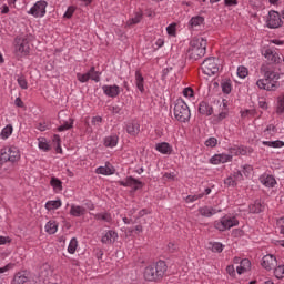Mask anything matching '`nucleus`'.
Returning <instances> with one entry per match:
<instances>
[{
    "mask_svg": "<svg viewBox=\"0 0 284 284\" xmlns=\"http://www.w3.org/2000/svg\"><path fill=\"white\" fill-rule=\"evenodd\" d=\"M261 72H264V79L257 80V88L260 90H267L268 92L278 90V79H281V75L274 71V65L272 63L263 64Z\"/></svg>",
    "mask_w": 284,
    "mask_h": 284,
    "instance_id": "f257e3e1",
    "label": "nucleus"
},
{
    "mask_svg": "<svg viewBox=\"0 0 284 284\" xmlns=\"http://www.w3.org/2000/svg\"><path fill=\"white\" fill-rule=\"evenodd\" d=\"M165 272H168V264L160 260L144 268V278L151 283H159L165 276Z\"/></svg>",
    "mask_w": 284,
    "mask_h": 284,
    "instance_id": "f03ea898",
    "label": "nucleus"
},
{
    "mask_svg": "<svg viewBox=\"0 0 284 284\" xmlns=\"http://www.w3.org/2000/svg\"><path fill=\"white\" fill-rule=\"evenodd\" d=\"M207 40L203 38H193L190 42L189 57L193 61H199L205 57Z\"/></svg>",
    "mask_w": 284,
    "mask_h": 284,
    "instance_id": "7ed1b4c3",
    "label": "nucleus"
},
{
    "mask_svg": "<svg viewBox=\"0 0 284 284\" xmlns=\"http://www.w3.org/2000/svg\"><path fill=\"white\" fill-rule=\"evenodd\" d=\"M173 114L180 123H187L190 121V118L192 116V113L190 112V106H187V103L183 101V99H178L174 104Z\"/></svg>",
    "mask_w": 284,
    "mask_h": 284,
    "instance_id": "20e7f679",
    "label": "nucleus"
},
{
    "mask_svg": "<svg viewBox=\"0 0 284 284\" xmlns=\"http://www.w3.org/2000/svg\"><path fill=\"white\" fill-rule=\"evenodd\" d=\"M21 159V153L19 152V149L17 146H9L1 150L0 154V165H3V163H17Z\"/></svg>",
    "mask_w": 284,
    "mask_h": 284,
    "instance_id": "39448f33",
    "label": "nucleus"
},
{
    "mask_svg": "<svg viewBox=\"0 0 284 284\" xmlns=\"http://www.w3.org/2000/svg\"><path fill=\"white\" fill-rule=\"evenodd\" d=\"M202 72H204L206 77H214V74L219 72V63H216V58H206L202 62Z\"/></svg>",
    "mask_w": 284,
    "mask_h": 284,
    "instance_id": "423d86ee",
    "label": "nucleus"
},
{
    "mask_svg": "<svg viewBox=\"0 0 284 284\" xmlns=\"http://www.w3.org/2000/svg\"><path fill=\"white\" fill-rule=\"evenodd\" d=\"M215 230L220 232H225V230H231V227H236L239 225V220L236 217L224 216L221 221L215 222Z\"/></svg>",
    "mask_w": 284,
    "mask_h": 284,
    "instance_id": "0eeeda50",
    "label": "nucleus"
},
{
    "mask_svg": "<svg viewBox=\"0 0 284 284\" xmlns=\"http://www.w3.org/2000/svg\"><path fill=\"white\" fill-rule=\"evenodd\" d=\"M267 28L276 29L283 26V20H281V14L276 11H270L266 20Z\"/></svg>",
    "mask_w": 284,
    "mask_h": 284,
    "instance_id": "6e6552de",
    "label": "nucleus"
},
{
    "mask_svg": "<svg viewBox=\"0 0 284 284\" xmlns=\"http://www.w3.org/2000/svg\"><path fill=\"white\" fill-rule=\"evenodd\" d=\"M45 8H48V2L45 0H40L30 9L29 14L33 17H45Z\"/></svg>",
    "mask_w": 284,
    "mask_h": 284,
    "instance_id": "1a4fd4ad",
    "label": "nucleus"
},
{
    "mask_svg": "<svg viewBox=\"0 0 284 284\" xmlns=\"http://www.w3.org/2000/svg\"><path fill=\"white\" fill-rule=\"evenodd\" d=\"M16 52L17 54H28L30 52V41L28 38L16 39Z\"/></svg>",
    "mask_w": 284,
    "mask_h": 284,
    "instance_id": "9d476101",
    "label": "nucleus"
},
{
    "mask_svg": "<svg viewBox=\"0 0 284 284\" xmlns=\"http://www.w3.org/2000/svg\"><path fill=\"white\" fill-rule=\"evenodd\" d=\"M261 265L267 272H272V270H275L276 265H278V261H276V256L267 254L263 256Z\"/></svg>",
    "mask_w": 284,
    "mask_h": 284,
    "instance_id": "9b49d317",
    "label": "nucleus"
},
{
    "mask_svg": "<svg viewBox=\"0 0 284 284\" xmlns=\"http://www.w3.org/2000/svg\"><path fill=\"white\" fill-rule=\"evenodd\" d=\"M119 185H122L123 187H133L134 192H136V190H141V187H143V182L129 176L125 181H119Z\"/></svg>",
    "mask_w": 284,
    "mask_h": 284,
    "instance_id": "f8f14e48",
    "label": "nucleus"
},
{
    "mask_svg": "<svg viewBox=\"0 0 284 284\" xmlns=\"http://www.w3.org/2000/svg\"><path fill=\"white\" fill-rule=\"evenodd\" d=\"M102 90L106 97H110L111 99H114L121 94V88L119 85H103Z\"/></svg>",
    "mask_w": 284,
    "mask_h": 284,
    "instance_id": "ddd939ff",
    "label": "nucleus"
},
{
    "mask_svg": "<svg viewBox=\"0 0 284 284\" xmlns=\"http://www.w3.org/2000/svg\"><path fill=\"white\" fill-rule=\"evenodd\" d=\"M263 55L265 57V59H267V61H270V63H281V55H278V53H276V51H273L272 49H266Z\"/></svg>",
    "mask_w": 284,
    "mask_h": 284,
    "instance_id": "4468645a",
    "label": "nucleus"
},
{
    "mask_svg": "<svg viewBox=\"0 0 284 284\" xmlns=\"http://www.w3.org/2000/svg\"><path fill=\"white\" fill-rule=\"evenodd\" d=\"M28 281H30V275L28 272L22 271L14 275L12 284H26Z\"/></svg>",
    "mask_w": 284,
    "mask_h": 284,
    "instance_id": "2eb2a0df",
    "label": "nucleus"
},
{
    "mask_svg": "<svg viewBox=\"0 0 284 284\" xmlns=\"http://www.w3.org/2000/svg\"><path fill=\"white\" fill-rule=\"evenodd\" d=\"M199 112L200 114H204V116H212V114L214 113V109L209 105L207 102L202 101L199 105Z\"/></svg>",
    "mask_w": 284,
    "mask_h": 284,
    "instance_id": "dca6fc26",
    "label": "nucleus"
},
{
    "mask_svg": "<svg viewBox=\"0 0 284 284\" xmlns=\"http://www.w3.org/2000/svg\"><path fill=\"white\" fill-rule=\"evenodd\" d=\"M119 237V234H116V232L114 231H108L101 239L102 243L105 244H112L114 243V241H116V239Z\"/></svg>",
    "mask_w": 284,
    "mask_h": 284,
    "instance_id": "f3484780",
    "label": "nucleus"
},
{
    "mask_svg": "<svg viewBox=\"0 0 284 284\" xmlns=\"http://www.w3.org/2000/svg\"><path fill=\"white\" fill-rule=\"evenodd\" d=\"M126 132L128 134H130L131 136H136V134H139V132H141V125L138 124V122H129L126 124Z\"/></svg>",
    "mask_w": 284,
    "mask_h": 284,
    "instance_id": "a211bd4d",
    "label": "nucleus"
},
{
    "mask_svg": "<svg viewBox=\"0 0 284 284\" xmlns=\"http://www.w3.org/2000/svg\"><path fill=\"white\" fill-rule=\"evenodd\" d=\"M199 212L201 216H205L206 219H210V216H214V214H217V212H221V210H216L211 206H203L199 209Z\"/></svg>",
    "mask_w": 284,
    "mask_h": 284,
    "instance_id": "6ab92c4d",
    "label": "nucleus"
},
{
    "mask_svg": "<svg viewBox=\"0 0 284 284\" xmlns=\"http://www.w3.org/2000/svg\"><path fill=\"white\" fill-rule=\"evenodd\" d=\"M203 23H205V18H203L202 16H195L192 17L191 20L189 21V27L194 29L199 28V26H203Z\"/></svg>",
    "mask_w": 284,
    "mask_h": 284,
    "instance_id": "aec40b11",
    "label": "nucleus"
},
{
    "mask_svg": "<svg viewBox=\"0 0 284 284\" xmlns=\"http://www.w3.org/2000/svg\"><path fill=\"white\" fill-rule=\"evenodd\" d=\"M155 150L158 152H161V154H171L172 153V146L168 142L158 143L155 145Z\"/></svg>",
    "mask_w": 284,
    "mask_h": 284,
    "instance_id": "412c9836",
    "label": "nucleus"
},
{
    "mask_svg": "<svg viewBox=\"0 0 284 284\" xmlns=\"http://www.w3.org/2000/svg\"><path fill=\"white\" fill-rule=\"evenodd\" d=\"M70 214L71 216L75 217L83 216L85 215V207L79 205H71Z\"/></svg>",
    "mask_w": 284,
    "mask_h": 284,
    "instance_id": "4be33fe9",
    "label": "nucleus"
},
{
    "mask_svg": "<svg viewBox=\"0 0 284 284\" xmlns=\"http://www.w3.org/2000/svg\"><path fill=\"white\" fill-rule=\"evenodd\" d=\"M144 78L143 74H141V71H135V84L138 90H140L141 92H145V88L143 87L144 83Z\"/></svg>",
    "mask_w": 284,
    "mask_h": 284,
    "instance_id": "5701e85b",
    "label": "nucleus"
},
{
    "mask_svg": "<svg viewBox=\"0 0 284 284\" xmlns=\"http://www.w3.org/2000/svg\"><path fill=\"white\" fill-rule=\"evenodd\" d=\"M260 181L265 185V187H274V185H276V179L272 175L262 176Z\"/></svg>",
    "mask_w": 284,
    "mask_h": 284,
    "instance_id": "b1692460",
    "label": "nucleus"
},
{
    "mask_svg": "<svg viewBox=\"0 0 284 284\" xmlns=\"http://www.w3.org/2000/svg\"><path fill=\"white\" fill-rule=\"evenodd\" d=\"M118 143H119V136L116 135H109L104 139L105 148H116Z\"/></svg>",
    "mask_w": 284,
    "mask_h": 284,
    "instance_id": "393cba45",
    "label": "nucleus"
},
{
    "mask_svg": "<svg viewBox=\"0 0 284 284\" xmlns=\"http://www.w3.org/2000/svg\"><path fill=\"white\" fill-rule=\"evenodd\" d=\"M227 161H232V155L230 154H220L212 159V163L216 165V163H227Z\"/></svg>",
    "mask_w": 284,
    "mask_h": 284,
    "instance_id": "a878e982",
    "label": "nucleus"
},
{
    "mask_svg": "<svg viewBox=\"0 0 284 284\" xmlns=\"http://www.w3.org/2000/svg\"><path fill=\"white\" fill-rule=\"evenodd\" d=\"M263 210H265V206L261 204L260 201H255V203L250 206V212H252L253 214H261Z\"/></svg>",
    "mask_w": 284,
    "mask_h": 284,
    "instance_id": "bb28decb",
    "label": "nucleus"
},
{
    "mask_svg": "<svg viewBox=\"0 0 284 284\" xmlns=\"http://www.w3.org/2000/svg\"><path fill=\"white\" fill-rule=\"evenodd\" d=\"M91 72H94V67H92L89 72L84 73V74H81V73H78L77 74V79L78 81H80V83H88V81H90V73Z\"/></svg>",
    "mask_w": 284,
    "mask_h": 284,
    "instance_id": "cd10ccee",
    "label": "nucleus"
},
{
    "mask_svg": "<svg viewBox=\"0 0 284 284\" xmlns=\"http://www.w3.org/2000/svg\"><path fill=\"white\" fill-rule=\"evenodd\" d=\"M61 207V200H55V201H48L45 203V209L51 211V210H59Z\"/></svg>",
    "mask_w": 284,
    "mask_h": 284,
    "instance_id": "c85d7f7f",
    "label": "nucleus"
},
{
    "mask_svg": "<svg viewBox=\"0 0 284 284\" xmlns=\"http://www.w3.org/2000/svg\"><path fill=\"white\" fill-rule=\"evenodd\" d=\"M141 19H143V12H136L134 18L129 19L126 26H136V23H141Z\"/></svg>",
    "mask_w": 284,
    "mask_h": 284,
    "instance_id": "c756f323",
    "label": "nucleus"
},
{
    "mask_svg": "<svg viewBox=\"0 0 284 284\" xmlns=\"http://www.w3.org/2000/svg\"><path fill=\"white\" fill-rule=\"evenodd\" d=\"M263 145H266L267 148H284V142L281 140L277 141H263Z\"/></svg>",
    "mask_w": 284,
    "mask_h": 284,
    "instance_id": "7c9ffc66",
    "label": "nucleus"
},
{
    "mask_svg": "<svg viewBox=\"0 0 284 284\" xmlns=\"http://www.w3.org/2000/svg\"><path fill=\"white\" fill-rule=\"evenodd\" d=\"M58 227L59 225H57V222H48L45 225V232H48V234H57Z\"/></svg>",
    "mask_w": 284,
    "mask_h": 284,
    "instance_id": "2f4dec72",
    "label": "nucleus"
},
{
    "mask_svg": "<svg viewBox=\"0 0 284 284\" xmlns=\"http://www.w3.org/2000/svg\"><path fill=\"white\" fill-rule=\"evenodd\" d=\"M221 88L224 94H230L232 92V82L230 80L222 81Z\"/></svg>",
    "mask_w": 284,
    "mask_h": 284,
    "instance_id": "473e14b6",
    "label": "nucleus"
},
{
    "mask_svg": "<svg viewBox=\"0 0 284 284\" xmlns=\"http://www.w3.org/2000/svg\"><path fill=\"white\" fill-rule=\"evenodd\" d=\"M70 122H64L62 125L58 128V132H65V130H72L74 125V119H70Z\"/></svg>",
    "mask_w": 284,
    "mask_h": 284,
    "instance_id": "72a5a7b5",
    "label": "nucleus"
},
{
    "mask_svg": "<svg viewBox=\"0 0 284 284\" xmlns=\"http://www.w3.org/2000/svg\"><path fill=\"white\" fill-rule=\"evenodd\" d=\"M12 124H8L6 128L2 129L0 133L1 139H8L12 134Z\"/></svg>",
    "mask_w": 284,
    "mask_h": 284,
    "instance_id": "f704fd0d",
    "label": "nucleus"
},
{
    "mask_svg": "<svg viewBox=\"0 0 284 284\" xmlns=\"http://www.w3.org/2000/svg\"><path fill=\"white\" fill-rule=\"evenodd\" d=\"M53 190H59L61 192V190H63V182H61V180L57 179V178H52L50 181Z\"/></svg>",
    "mask_w": 284,
    "mask_h": 284,
    "instance_id": "c9c22d12",
    "label": "nucleus"
},
{
    "mask_svg": "<svg viewBox=\"0 0 284 284\" xmlns=\"http://www.w3.org/2000/svg\"><path fill=\"white\" fill-rule=\"evenodd\" d=\"M79 245V242L77 241L75 237H73L68 246V252L69 254H74L77 252V246Z\"/></svg>",
    "mask_w": 284,
    "mask_h": 284,
    "instance_id": "e433bc0d",
    "label": "nucleus"
},
{
    "mask_svg": "<svg viewBox=\"0 0 284 284\" xmlns=\"http://www.w3.org/2000/svg\"><path fill=\"white\" fill-rule=\"evenodd\" d=\"M38 145L40 150H43V152H48V150H50V144H48V140H45V138H40Z\"/></svg>",
    "mask_w": 284,
    "mask_h": 284,
    "instance_id": "4c0bfd02",
    "label": "nucleus"
},
{
    "mask_svg": "<svg viewBox=\"0 0 284 284\" xmlns=\"http://www.w3.org/2000/svg\"><path fill=\"white\" fill-rule=\"evenodd\" d=\"M97 221H105L106 223H110L112 221V215L108 213H99L95 215Z\"/></svg>",
    "mask_w": 284,
    "mask_h": 284,
    "instance_id": "58836bf2",
    "label": "nucleus"
},
{
    "mask_svg": "<svg viewBox=\"0 0 284 284\" xmlns=\"http://www.w3.org/2000/svg\"><path fill=\"white\" fill-rule=\"evenodd\" d=\"M97 174H104L105 176L112 174V169L108 166H99L97 169Z\"/></svg>",
    "mask_w": 284,
    "mask_h": 284,
    "instance_id": "ea45409f",
    "label": "nucleus"
},
{
    "mask_svg": "<svg viewBox=\"0 0 284 284\" xmlns=\"http://www.w3.org/2000/svg\"><path fill=\"white\" fill-rule=\"evenodd\" d=\"M247 74H250V71L247 70V68H245V67L237 68V77H240V79H245V77H247Z\"/></svg>",
    "mask_w": 284,
    "mask_h": 284,
    "instance_id": "a19ab883",
    "label": "nucleus"
},
{
    "mask_svg": "<svg viewBox=\"0 0 284 284\" xmlns=\"http://www.w3.org/2000/svg\"><path fill=\"white\" fill-rule=\"evenodd\" d=\"M274 274L277 278H284V265L275 266Z\"/></svg>",
    "mask_w": 284,
    "mask_h": 284,
    "instance_id": "79ce46f5",
    "label": "nucleus"
},
{
    "mask_svg": "<svg viewBox=\"0 0 284 284\" xmlns=\"http://www.w3.org/2000/svg\"><path fill=\"white\" fill-rule=\"evenodd\" d=\"M217 143L219 140H216V138H209L204 144L206 145V148H216Z\"/></svg>",
    "mask_w": 284,
    "mask_h": 284,
    "instance_id": "37998d69",
    "label": "nucleus"
},
{
    "mask_svg": "<svg viewBox=\"0 0 284 284\" xmlns=\"http://www.w3.org/2000/svg\"><path fill=\"white\" fill-rule=\"evenodd\" d=\"M284 112V97H280L277 101V114H283Z\"/></svg>",
    "mask_w": 284,
    "mask_h": 284,
    "instance_id": "c03bdc74",
    "label": "nucleus"
},
{
    "mask_svg": "<svg viewBox=\"0 0 284 284\" xmlns=\"http://www.w3.org/2000/svg\"><path fill=\"white\" fill-rule=\"evenodd\" d=\"M204 195L205 194H203V193H200L197 195H189L186 197V203H194V201H199V199H203Z\"/></svg>",
    "mask_w": 284,
    "mask_h": 284,
    "instance_id": "a18cd8bd",
    "label": "nucleus"
},
{
    "mask_svg": "<svg viewBox=\"0 0 284 284\" xmlns=\"http://www.w3.org/2000/svg\"><path fill=\"white\" fill-rule=\"evenodd\" d=\"M18 84L22 90H28V81L26 80V78L23 77L18 78Z\"/></svg>",
    "mask_w": 284,
    "mask_h": 284,
    "instance_id": "49530a36",
    "label": "nucleus"
},
{
    "mask_svg": "<svg viewBox=\"0 0 284 284\" xmlns=\"http://www.w3.org/2000/svg\"><path fill=\"white\" fill-rule=\"evenodd\" d=\"M240 265L250 272V268L252 267V262H250L247 258H244V260H241Z\"/></svg>",
    "mask_w": 284,
    "mask_h": 284,
    "instance_id": "de8ad7c7",
    "label": "nucleus"
},
{
    "mask_svg": "<svg viewBox=\"0 0 284 284\" xmlns=\"http://www.w3.org/2000/svg\"><path fill=\"white\" fill-rule=\"evenodd\" d=\"M166 32L168 34H170L171 37H174V34H176V24H170L166 27Z\"/></svg>",
    "mask_w": 284,
    "mask_h": 284,
    "instance_id": "09e8293b",
    "label": "nucleus"
},
{
    "mask_svg": "<svg viewBox=\"0 0 284 284\" xmlns=\"http://www.w3.org/2000/svg\"><path fill=\"white\" fill-rule=\"evenodd\" d=\"M212 251L219 252V253L223 252V244H221L219 242L213 243Z\"/></svg>",
    "mask_w": 284,
    "mask_h": 284,
    "instance_id": "8fccbe9b",
    "label": "nucleus"
},
{
    "mask_svg": "<svg viewBox=\"0 0 284 284\" xmlns=\"http://www.w3.org/2000/svg\"><path fill=\"white\" fill-rule=\"evenodd\" d=\"M225 185L234 187L236 185V180L232 176L224 180Z\"/></svg>",
    "mask_w": 284,
    "mask_h": 284,
    "instance_id": "3c124183",
    "label": "nucleus"
},
{
    "mask_svg": "<svg viewBox=\"0 0 284 284\" xmlns=\"http://www.w3.org/2000/svg\"><path fill=\"white\" fill-rule=\"evenodd\" d=\"M241 172L242 175L244 174V176H250V173L252 172V165H244Z\"/></svg>",
    "mask_w": 284,
    "mask_h": 284,
    "instance_id": "603ef678",
    "label": "nucleus"
},
{
    "mask_svg": "<svg viewBox=\"0 0 284 284\" xmlns=\"http://www.w3.org/2000/svg\"><path fill=\"white\" fill-rule=\"evenodd\" d=\"M12 267H14V264L9 263L3 267H0V274H6V272H9V270H12Z\"/></svg>",
    "mask_w": 284,
    "mask_h": 284,
    "instance_id": "864d4df0",
    "label": "nucleus"
},
{
    "mask_svg": "<svg viewBox=\"0 0 284 284\" xmlns=\"http://www.w3.org/2000/svg\"><path fill=\"white\" fill-rule=\"evenodd\" d=\"M73 14H74V9L72 7H69L64 13V19H72Z\"/></svg>",
    "mask_w": 284,
    "mask_h": 284,
    "instance_id": "5fc2aeb1",
    "label": "nucleus"
},
{
    "mask_svg": "<svg viewBox=\"0 0 284 284\" xmlns=\"http://www.w3.org/2000/svg\"><path fill=\"white\" fill-rule=\"evenodd\" d=\"M226 272L230 276H236V268H234V265L226 266Z\"/></svg>",
    "mask_w": 284,
    "mask_h": 284,
    "instance_id": "6e6d98bb",
    "label": "nucleus"
},
{
    "mask_svg": "<svg viewBox=\"0 0 284 284\" xmlns=\"http://www.w3.org/2000/svg\"><path fill=\"white\" fill-rule=\"evenodd\" d=\"M102 122H103V118H101V116H93L92 121H91L92 125H99Z\"/></svg>",
    "mask_w": 284,
    "mask_h": 284,
    "instance_id": "4d7b16f0",
    "label": "nucleus"
},
{
    "mask_svg": "<svg viewBox=\"0 0 284 284\" xmlns=\"http://www.w3.org/2000/svg\"><path fill=\"white\" fill-rule=\"evenodd\" d=\"M254 114H256V111L254 110H245L242 112V116L245 118V116H254Z\"/></svg>",
    "mask_w": 284,
    "mask_h": 284,
    "instance_id": "13d9d810",
    "label": "nucleus"
},
{
    "mask_svg": "<svg viewBox=\"0 0 284 284\" xmlns=\"http://www.w3.org/2000/svg\"><path fill=\"white\" fill-rule=\"evenodd\" d=\"M183 94H184V97H193L194 95V91L192 90V88H185L183 90Z\"/></svg>",
    "mask_w": 284,
    "mask_h": 284,
    "instance_id": "bf43d9fd",
    "label": "nucleus"
},
{
    "mask_svg": "<svg viewBox=\"0 0 284 284\" xmlns=\"http://www.w3.org/2000/svg\"><path fill=\"white\" fill-rule=\"evenodd\" d=\"M90 79H92V81L99 82L101 81V78H99V72H91L90 73Z\"/></svg>",
    "mask_w": 284,
    "mask_h": 284,
    "instance_id": "052dcab7",
    "label": "nucleus"
},
{
    "mask_svg": "<svg viewBox=\"0 0 284 284\" xmlns=\"http://www.w3.org/2000/svg\"><path fill=\"white\" fill-rule=\"evenodd\" d=\"M224 6L232 7V6H239L237 0H224Z\"/></svg>",
    "mask_w": 284,
    "mask_h": 284,
    "instance_id": "680f3d73",
    "label": "nucleus"
},
{
    "mask_svg": "<svg viewBox=\"0 0 284 284\" xmlns=\"http://www.w3.org/2000/svg\"><path fill=\"white\" fill-rule=\"evenodd\" d=\"M234 179H235V181H243V172L236 171L234 173Z\"/></svg>",
    "mask_w": 284,
    "mask_h": 284,
    "instance_id": "e2e57ef3",
    "label": "nucleus"
},
{
    "mask_svg": "<svg viewBox=\"0 0 284 284\" xmlns=\"http://www.w3.org/2000/svg\"><path fill=\"white\" fill-rule=\"evenodd\" d=\"M168 250H169V252H176V244H174V243H172V242H170L169 244H168Z\"/></svg>",
    "mask_w": 284,
    "mask_h": 284,
    "instance_id": "0e129e2a",
    "label": "nucleus"
},
{
    "mask_svg": "<svg viewBox=\"0 0 284 284\" xmlns=\"http://www.w3.org/2000/svg\"><path fill=\"white\" fill-rule=\"evenodd\" d=\"M227 116V112H221L219 113V115L216 116V121H223V119H225Z\"/></svg>",
    "mask_w": 284,
    "mask_h": 284,
    "instance_id": "69168bd1",
    "label": "nucleus"
},
{
    "mask_svg": "<svg viewBox=\"0 0 284 284\" xmlns=\"http://www.w3.org/2000/svg\"><path fill=\"white\" fill-rule=\"evenodd\" d=\"M236 272L237 274H245V272H248L246 268H244L243 266H241V264L236 267Z\"/></svg>",
    "mask_w": 284,
    "mask_h": 284,
    "instance_id": "338daca9",
    "label": "nucleus"
},
{
    "mask_svg": "<svg viewBox=\"0 0 284 284\" xmlns=\"http://www.w3.org/2000/svg\"><path fill=\"white\" fill-rule=\"evenodd\" d=\"M14 103H16L17 108H23V101L21 100V98H17L14 100Z\"/></svg>",
    "mask_w": 284,
    "mask_h": 284,
    "instance_id": "774afa93",
    "label": "nucleus"
}]
</instances>
